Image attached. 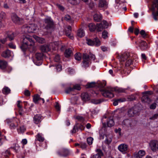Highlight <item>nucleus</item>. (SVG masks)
Returning <instances> with one entry per match:
<instances>
[{"label": "nucleus", "instance_id": "nucleus-1", "mask_svg": "<svg viewBox=\"0 0 158 158\" xmlns=\"http://www.w3.org/2000/svg\"><path fill=\"white\" fill-rule=\"evenodd\" d=\"M34 45V43L31 37L29 35L23 36L22 44L21 46V48L23 52L28 49L31 52L34 51L35 48Z\"/></svg>", "mask_w": 158, "mask_h": 158}, {"label": "nucleus", "instance_id": "nucleus-2", "mask_svg": "<svg viewBox=\"0 0 158 158\" xmlns=\"http://www.w3.org/2000/svg\"><path fill=\"white\" fill-rule=\"evenodd\" d=\"M127 89L122 88H113L109 87L106 89L100 90L102 95L106 98H112L114 96L113 92L114 91L119 93H124Z\"/></svg>", "mask_w": 158, "mask_h": 158}, {"label": "nucleus", "instance_id": "nucleus-3", "mask_svg": "<svg viewBox=\"0 0 158 158\" xmlns=\"http://www.w3.org/2000/svg\"><path fill=\"white\" fill-rule=\"evenodd\" d=\"M60 47H61V49L62 50L63 46L62 45L61 42H55L53 43H51L49 45H44L41 46L40 50L43 52H47L49 51L51 48L55 50Z\"/></svg>", "mask_w": 158, "mask_h": 158}, {"label": "nucleus", "instance_id": "nucleus-4", "mask_svg": "<svg viewBox=\"0 0 158 158\" xmlns=\"http://www.w3.org/2000/svg\"><path fill=\"white\" fill-rule=\"evenodd\" d=\"M79 90V85L76 84L73 85V87H68L66 88L65 90V92L67 94L74 95L78 94Z\"/></svg>", "mask_w": 158, "mask_h": 158}, {"label": "nucleus", "instance_id": "nucleus-5", "mask_svg": "<svg viewBox=\"0 0 158 158\" xmlns=\"http://www.w3.org/2000/svg\"><path fill=\"white\" fill-rule=\"evenodd\" d=\"M152 11V15L155 20H157V16H158V0H154L152 2L151 7Z\"/></svg>", "mask_w": 158, "mask_h": 158}, {"label": "nucleus", "instance_id": "nucleus-6", "mask_svg": "<svg viewBox=\"0 0 158 158\" xmlns=\"http://www.w3.org/2000/svg\"><path fill=\"white\" fill-rule=\"evenodd\" d=\"M23 28L26 32L33 33L37 29V26L34 24H31L24 25Z\"/></svg>", "mask_w": 158, "mask_h": 158}, {"label": "nucleus", "instance_id": "nucleus-7", "mask_svg": "<svg viewBox=\"0 0 158 158\" xmlns=\"http://www.w3.org/2000/svg\"><path fill=\"white\" fill-rule=\"evenodd\" d=\"M83 61L82 66L86 68L89 66V56L86 53L84 54L82 56Z\"/></svg>", "mask_w": 158, "mask_h": 158}, {"label": "nucleus", "instance_id": "nucleus-8", "mask_svg": "<svg viewBox=\"0 0 158 158\" xmlns=\"http://www.w3.org/2000/svg\"><path fill=\"white\" fill-rule=\"evenodd\" d=\"M149 146L152 151L156 152L158 149V141L156 140H152L149 143Z\"/></svg>", "mask_w": 158, "mask_h": 158}, {"label": "nucleus", "instance_id": "nucleus-9", "mask_svg": "<svg viewBox=\"0 0 158 158\" xmlns=\"http://www.w3.org/2000/svg\"><path fill=\"white\" fill-rule=\"evenodd\" d=\"M74 118L76 120V124L74 126L73 130L71 131V132L73 133H75L78 131L79 127V124L78 123L79 120V115L78 114H75L74 116Z\"/></svg>", "mask_w": 158, "mask_h": 158}, {"label": "nucleus", "instance_id": "nucleus-10", "mask_svg": "<svg viewBox=\"0 0 158 158\" xmlns=\"http://www.w3.org/2000/svg\"><path fill=\"white\" fill-rule=\"evenodd\" d=\"M12 21L17 24H20L23 22V19L19 18L16 14L12 13L11 16Z\"/></svg>", "mask_w": 158, "mask_h": 158}, {"label": "nucleus", "instance_id": "nucleus-11", "mask_svg": "<svg viewBox=\"0 0 158 158\" xmlns=\"http://www.w3.org/2000/svg\"><path fill=\"white\" fill-rule=\"evenodd\" d=\"M95 152L97 153L95 154H92L90 157L91 158H101L103 156V153L100 149H97Z\"/></svg>", "mask_w": 158, "mask_h": 158}, {"label": "nucleus", "instance_id": "nucleus-12", "mask_svg": "<svg viewBox=\"0 0 158 158\" xmlns=\"http://www.w3.org/2000/svg\"><path fill=\"white\" fill-rule=\"evenodd\" d=\"M138 112L137 108L135 106L128 110V114L129 116L132 117L136 115Z\"/></svg>", "mask_w": 158, "mask_h": 158}, {"label": "nucleus", "instance_id": "nucleus-13", "mask_svg": "<svg viewBox=\"0 0 158 158\" xmlns=\"http://www.w3.org/2000/svg\"><path fill=\"white\" fill-rule=\"evenodd\" d=\"M139 47L142 51L145 50L148 48L147 43L144 41L141 40L138 42Z\"/></svg>", "mask_w": 158, "mask_h": 158}, {"label": "nucleus", "instance_id": "nucleus-14", "mask_svg": "<svg viewBox=\"0 0 158 158\" xmlns=\"http://www.w3.org/2000/svg\"><path fill=\"white\" fill-rule=\"evenodd\" d=\"M128 149V146L125 144H121L118 147V150L123 154H125Z\"/></svg>", "mask_w": 158, "mask_h": 158}, {"label": "nucleus", "instance_id": "nucleus-15", "mask_svg": "<svg viewBox=\"0 0 158 158\" xmlns=\"http://www.w3.org/2000/svg\"><path fill=\"white\" fill-rule=\"evenodd\" d=\"M70 153V151L67 149L62 148L60 152H58V154L61 156L65 157L69 155Z\"/></svg>", "mask_w": 158, "mask_h": 158}, {"label": "nucleus", "instance_id": "nucleus-16", "mask_svg": "<svg viewBox=\"0 0 158 158\" xmlns=\"http://www.w3.org/2000/svg\"><path fill=\"white\" fill-rule=\"evenodd\" d=\"M78 95L70 99L71 103L74 106H77L79 103Z\"/></svg>", "mask_w": 158, "mask_h": 158}, {"label": "nucleus", "instance_id": "nucleus-17", "mask_svg": "<svg viewBox=\"0 0 158 158\" xmlns=\"http://www.w3.org/2000/svg\"><path fill=\"white\" fill-rule=\"evenodd\" d=\"M81 122V124H80V129L81 130H83L85 128V124L86 123V121L85 120L84 118L80 116V122Z\"/></svg>", "mask_w": 158, "mask_h": 158}, {"label": "nucleus", "instance_id": "nucleus-18", "mask_svg": "<svg viewBox=\"0 0 158 158\" xmlns=\"http://www.w3.org/2000/svg\"><path fill=\"white\" fill-rule=\"evenodd\" d=\"M145 154V152L143 150L139 151L138 153L134 154V158H141Z\"/></svg>", "mask_w": 158, "mask_h": 158}, {"label": "nucleus", "instance_id": "nucleus-19", "mask_svg": "<svg viewBox=\"0 0 158 158\" xmlns=\"http://www.w3.org/2000/svg\"><path fill=\"white\" fill-rule=\"evenodd\" d=\"M42 119V117L40 115H35L33 118L34 122L36 124H38L41 122Z\"/></svg>", "mask_w": 158, "mask_h": 158}, {"label": "nucleus", "instance_id": "nucleus-20", "mask_svg": "<svg viewBox=\"0 0 158 158\" xmlns=\"http://www.w3.org/2000/svg\"><path fill=\"white\" fill-rule=\"evenodd\" d=\"M2 56L4 58H8L11 56V53L10 50L7 49L3 52L2 53Z\"/></svg>", "mask_w": 158, "mask_h": 158}, {"label": "nucleus", "instance_id": "nucleus-21", "mask_svg": "<svg viewBox=\"0 0 158 158\" xmlns=\"http://www.w3.org/2000/svg\"><path fill=\"white\" fill-rule=\"evenodd\" d=\"M141 99L142 101L148 103L151 102V100L148 95H144L142 98Z\"/></svg>", "mask_w": 158, "mask_h": 158}, {"label": "nucleus", "instance_id": "nucleus-22", "mask_svg": "<svg viewBox=\"0 0 158 158\" xmlns=\"http://www.w3.org/2000/svg\"><path fill=\"white\" fill-rule=\"evenodd\" d=\"M7 63L4 60H0V69H4L7 67Z\"/></svg>", "mask_w": 158, "mask_h": 158}, {"label": "nucleus", "instance_id": "nucleus-23", "mask_svg": "<svg viewBox=\"0 0 158 158\" xmlns=\"http://www.w3.org/2000/svg\"><path fill=\"white\" fill-rule=\"evenodd\" d=\"M114 123L112 117H110L107 121V125L108 127H111L114 125Z\"/></svg>", "mask_w": 158, "mask_h": 158}, {"label": "nucleus", "instance_id": "nucleus-24", "mask_svg": "<svg viewBox=\"0 0 158 158\" xmlns=\"http://www.w3.org/2000/svg\"><path fill=\"white\" fill-rule=\"evenodd\" d=\"M129 53L125 52L123 53L121 56V58L122 61H124L126 60L129 56Z\"/></svg>", "mask_w": 158, "mask_h": 158}, {"label": "nucleus", "instance_id": "nucleus-25", "mask_svg": "<svg viewBox=\"0 0 158 158\" xmlns=\"http://www.w3.org/2000/svg\"><path fill=\"white\" fill-rule=\"evenodd\" d=\"M41 99L40 96L38 94L35 95L33 96V101L35 103H38L39 101Z\"/></svg>", "mask_w": 158, "mask_h": 158}, {"label": "nucleus", "instance_id": "nucleus-26", "mask_svg": "<svg viewBox=\"0 0 158 158\" xmlns=\"http://www.w3.org/2000/svg\"><path fill=\"white\" fill-rule=\"evenodd\" d=\"M107 3L106 1L100 0L99 1L98 6L100 7H107Z\"/></svg>", "mask_w": 158, "mask_h": 158}, {"label": "nucleus", "instance_id": "nucleus-27", "mask_svg": "<svg viewBox=\"0 0 158 158\" xmlns=\"http://www.w3.org/2000/svg\"><path fill=\"white\" fill-rule=\"evenodd\" d=\"M72 55V50L70 48H68L65 50L64 55L66 57H69Z\"/></svg>", "mask_w": 158, "mask_h": 158}, {"label": "nucleus", "instance_id": "nucleus-28", "mask_svg": "<svg viewBox=\"0 0 158 158\" xmlns=\"http://www.w3.org/2000/svg\"><path fill=\"white\" fill-rule=\"evenodd\" d=\"M33 37L39 43L42 44L45 42V40L42 38H40L36 35H34Z\"/></svg>", "mask_w": 158, "mask_h": 158}, {"label": "nucleus", "instance_id": "nucleus-29", "mask_svg": "<svg viewBox=\"0 0 158 158\" xmlns=\"http://www.w3.org/2000/svg\"><path fill=\"white\" fill-rule=\"evenodd\" d=\"M94 46H99L101 45V41L97 37L94 38Z\"/></svg>", "mask_w": 158, "mask_h": 158}, {"label": "nucleus", "instance_id": "nucleus-30", "mask_svg": "<svg viewBox=\"0 0 158 158\" xmlns=\"http://www.w3.org/2000/svg\"><path fill=\"white\" fill-rule=\"evenodd\" d=\"M88 27L90 31H94L96 28L95 25L93 23L89 24L88 25Z\"/></svg>", "mask_w": 158, "mask_h": 158}, {"label": "nucleus", "instance_id": "nucleus-31", "mask_svg": "<svg viewBox=\"0 0 158 158\" xmlns=\"http://www.w3.org/2000/svg\"><path fill=\"white\" fill-rule=\"evenodd\" d=\"M43 54L42 53H38L35 54V58L36 59L38 60H41L43 58Z\"/></svg>", "mask_w": 158, "mask_h": 158}, {"label": "nucleus", "instance_id": "nucleus-32", "mask_svg": "<svg viewBox=\"0 0 158 158\" xmlns=\"http://www.w3.org/2000/svg\"><path fill=\"white\" fill-rule=\"evenodd\" d=\"M94 19L95 21L99 22L101 19V16L100 15L95 14L94 15Z\"/></svg>", "mask_w": 158, "mask_h": 158}, {"label": "nucleus", "instance_id": "nucleus-33", "mask_svg": "<svg viewBox=\"0 0 158 158\" xmlns=\"http://www.w3.org/2000/svg\"><path fill=\"white\" fill-rule=\"evenodd\" d=\"M86 43L88 45L91 46H94V39L93 40H92L90 39H86Z\"/></svg>", "mask_w": 158, "mask_h": 158}, {"label": "nucleus", "instance_id": "nucleus-34", "mask_svg": "<svg viewBox=\"0 0 158 158\" xmlns=\"http://www.w3.org/2000/svg\"><path fill=\"white\" fill-rule=\"evenodd\" d=\"M97 27L98 31H101L103 30V29H105L101 23L97 24Z\"/></svg>", "mask_w": 158, "mask_h": 158}, {"label": "nucleus", "instance_id": "nucleus-35", "mask_svg": "<svg viewBox=\"0 0 158 158\" xmlns=\"http://www.w3.org/2000/svg\"><path fill=\"white\" fill-rule=\"evenodd\" d=\"M10 91V89L7 87L4 88L2 90V93L5 94H9Z\"/></svg>", "mask_w": 158, "mask_h": 158}, {"label": "nucleus", "instance_id": "nucleus-36", "mask_svg": "<svg viewBox=\"0 0 158 158\" xmlns=\"http://www.w3.org/2000/svg\"><path fill=\"white\" fill-rule=\"evenodd\" d=\"M17 123L16 124H15V123H11L10 124V127L11 129H14L17 126L19 125V119H17Z\"/></svg>", "mask_w": 158, "mask_h": 158}, {"label": "nucleus", "instance_id": "nucleus-37", "mask_svg": "<svg viewBox=\"0 0 158 158\" xmlns=\"http://www.w3.org/2000/svg\"><path fill=\"white\" fill-rule=\"evenodd\" d=\"M81 97L84 100H86L89 99V95L87 93L82 94L81 95Z\"/></svg>", "mask_w": 158, "mask_h": 158}, {"label": "nucleus", "instance_id": "nucleus-38", "mask_svg": "<svg viewBox=\"0 0 158 158\" xmlns=\"http://www.w3.org/2000/svg\"><path fill=\"white\" fill-rule=\"evenodd\" d=\"M45 23L49 25V26L51 27L53 24L52 21L50 19H47L45 20Z\"/></svg>", "mask_w": 158, "mask_h": 158}, {"label": "nucleus", "instance_id": "nucleus-39", "mask_svg": "<svg viewBox=\"0 0 158 158\" xmlns=\"http://www.w3.org/2000/svg\"><path fill=\"white\" fill-rule=\"evenodd\" d=\"M95 83L94 82L88 83L86 85V87L87 88H93L95 86Z\"/></svg>", "mask_w": 158, "mask_h": 158}, {"label": "nucleus", "instance_id": "nucleus-40", "mask_svg": "<svg viewBox=\"0 0 158 158\" xmlns=\"http://www.w3.org/2000/svg\"><path fill=\"white\" fill-rule=\"evenodd\" d=\"M16 35L14 33H12L8 35V37L10 40H11L14 39V37Z\"/></svg>", "mask_w": 158, "mask_h": 158}, {"label": "nucleus", "instance_id": "nucleus-41", "mask_svg": "<svg viewBox=\"0 0 158 158\" xmlns=\"http://www.w3.org/2000/svg\"><path fill=\"white\" fill-rule=\"evenodd\" d=\"M26 130V128L24 126L22 125L20 127L19 129H18V132H24Z\"/></svg>", "mask_w": 158, "mask_h": 158}, {"label": "nucleus", "instance_id": "nucleus-42", "mask_svg": "<svg viewBox=\"0 0 158 158\" xmlns=\"http://www.w3.org/2000/svg\"><path fill=\"white\" fill-rule=\"evenodd\" d=\"M3 155L6 157H8L10 156V149H8L5 151V152L3 153Z\"/></svg>", "mask_w": 158, "mask_h": 158}, {"label": "nucleus", "instance_id": "nucleus-43", "mask_svg": "<svg viewBox=\"0 0 158 158\" xmlns=\"http://www.w3.org/2000/svg\"><path fill=\"white\" fill-rule=\"evenodd\" d=\"M102 101L100 99H93L92 100V102L94 104H98L100 103Z\"/></svg>", "mask_w": 158, "mask_h": 158}, {"label": "nucleus", "instance_id": "nucleus-44", "mask_svg": "<svg viewBox=\"0 0 158 158\" xmlns=\"http://www.w3.org/2000/svg\"><path fill=\"white\" fill-rule=\"evenodd\" d=\"M102 37L104 39H106L108 38V32L106 31H104L102 32Z\"/></svg>", "mask_w": 158, "mask_h": 158}, {"label": "nucleus", "instance_id": "nucleus-45", "mask_svg": "<svg viewBox=\"0 0 158 158\" xmlns=\"http://www.w3.org/2000/svg\"><path fill=\"white\" fill-rule=\"evenodd\" d=\"M85 35V32L83 29H80V37H82Z\"/></svg>", "mask_w": 158, "mask_h": 158}, {"label": "nucleus", "instance_id": "nucleus-46", "mask_svg": "<svg viewBox=\"0 0 158 158\" xmlns=\"http://www.w3.org/2000/svg\"><path fill=\"white\" fill-rule=\"evenodd\" d=\"M101 23L102 25H103V27L105 29L107 28L108 26V23L106 21H103Z\"/></svg>", "mask_w": 158, "mask_h": 158}, {"label": "nucleus", "instance_id": "nucleus-47", "mask_svg": "<svg viewBox=\"0 0 158 158\" xmlns=\"http://www.w3.org/2000/svg\"><path fill=\"white\" fill-rule=\"evenodd\" d=\"M158 117V113L154 114L153 116L149 118V119L150 120H154L157 118Z\"/></svg>", "mask_w": 158, "mask_h": 158}, {"label": "nucleus", "instance_id": "nucleus-48", "mask_svg": "<svg viewBox=\"0 0 158 158\" xmlns=\"http://www.w3.org/2000/svg\"><path fill=\"white\" fill-rule=\"evenodd\" d=\"M140 34L143 38L146 37L147 35V34L145 33V31L143 30H141L140 32Z\"/></svg>", "mask_w": 158, "mask_h": 158}, {"label": "nucleus", "instance_id": "nucleus-49", "mask_svg": "<svg viewBox=\"0 0 158 158\" xmlns=\"http://www.w3.org/2000/svg\"><path fill=\"white\" fill-rule=\"evenodd\" d=\"M55 108L57 111H60V107L59 103L56 102V105L55 106Z\"/></svg>", "mask_w": 158, "mask_h": 158}, {"label": "nucleus", "instance_id": "nucleus-50", "mask_svg": "<svg viewBox=\"0 0 158 158\" xmlns=\"http://www.w3.org/2000/svg\"><path fill=\"white\" fill-rule=\"evenodd\" d=\"M87 145L85 143H81V148L83 149L86 148Z\"/></svg>", "mask_w": 158, "mask_h": 158}, {"label": "nucleus", "instance_id": "nucleus-51", "mask_svg": "<svg viewBox=\"0 0 158 158\" xmlns=\"http://www.w3.org/2000/svg\"><path fill=\"white\" fill-rule=\"evenodd\" d=\"M132 60L131 59H128L126 63V66H129L132 63Z\"/></svg>", "mask_w": 158, "mask_h": 158}, {"label": "nucleus", "instance_id": "nucleus-52", "mask_svg": "<svg viewBox=\"0 0 158 158\" xmlns=\"http://www.w3.org/2000/svg\"><path fill=\"white\" fill-rule=\"evenodd\" d=\"M44 139H36L35 143L36 144H39L40 142H43Z\"/></svg>", "mask_w": 158, "mask_h": 158}, {"label": "nucleus", "instance_id": "nucleus-53", "mask_svg": "<svg viewBox=\"0 0 158 158\" xmlns=\"http://www.w3.org/2000/svg\"><path fill=\"white\" fill-rule=\"evenodd\" d=\"M7 41V38H6L3 40H0V47H1L2 44H3L5 43Z\"/></svg>", "mask_w": 158, "mask_h": 158}, {"label": "nucleus", "instance_id": "nucleus-54", "mask_svg": "<svg viewBox=\"0 0 158 158\" xmlns=\"http://www.w3.org/2000/svg\"><path fill=\"white\" fill-rule=\"evenodd\" d=\"M60 59V58L59 55H57L55 56L54 60L56 62H58L59 61Z\"/></svg>", "mask_w": 158, "mask_h": 158}, {"label": "nucleus", "instance_id": "nucleus-55", "mask_svg": "<svg viewBox=\"0 0 158 158\" xmlns=\"http://www.w3.org/2000/svg\"><path fill=\"white\" fill-rule=\"evenodd\" d=\"M111 139H106L104 141V143L105 144H109L111 143Z\"/></svg>", "mask_w": 158, "mask_h": 158}, {"label": "nucleus", "instance_id": "nucleus-56", "mask_svg": "<svg viewBox=\"0 0 158 158\" xmlns=\"http://www.w3.org/2000/svg\"><path fill=\"white\" fill-rule=\"evenodd\" d=\"M56 6L60 10L62 11H63L64 10V8L62 6L59 4H56Z\"/></svg>", "mask_w": 158, "mask_h": 158}, {"label": "nucleus", "instance_id": "nucleus-57", "mask_svg": "<svg viewBox=\"0 0 158 158\" xmlns=\"http://www.w3.org/2000/svg\"><path fill=\"white\" fill-rule=\"evenodd\" d=\"M17 106L19 108H22V103L20 101H17Z\"/></svg>", "mask_w": 158, "mask_h": 158}, {"label": "nucleus", "instance_id": "nucleus-58", "mask_svg": "<svg viewBox=\"0 0 158 158\" xmlns=\"http://www.w3.org/2000/svg\"><path fill=\"white\" fill-rule=\"evenodd\" d=\"M156 104L155 103L152 104L150 106V108L152 109H154L156 107Z\"/></svg>", "mask_w": 158, "mask_h": 158}, {"label": "nucleus", "instance_id": "nucleus-59", "mask_svg": "<svg viewBox=\"0 0 158 158\" xmlns=\"http://www.w3.org/2000/svg\"><path fill=\"white\" fill-rule=\"evenodd\" d=\"M56 69L57 71H60L62 69V66L60 65L59 64L56 66Z\"/></svg>", "mask_w": 158, "mask_h": 158}, {"label": "nucleus", "instance_id": "nucleus-60", "mask_svg": "<svg viewBox=\"0 0 158 158\" xmlns=\"http://www.w3.org/2000/svg\"><path fill=\"white\" fill-rule=\"evenodd\" d=\"M69 2L73 5H75L77 4V0H68Z\"/></svg>", "mask_w": 158, "mask_h": 158}, {"label": "nucleus", "instance_id": "nucleus-61", "mask_svg": "<svg viewBox=\"0 0 158 158\" xmlns=\"http://www.w3.org/2000/svg\"><path fill=\"white\" fill-rule=\"evenodd\" d=\"M6 14L4 12H1L0 14V19H3L5 17Z\"/></svg>", "mask_w": 158, "mask_h": 158}, {"label": "nucleus", "instance_id": "nucleus-62", "mask_svg": "<svg viewBox=\"0 0 158 158\" xmlns=\"http://www.w3.org/2000/svg\"><path fill=\"white\" fill-rule=\"evenodd\" d=\"M87 143L89 145H91L93 143V139H87Z\"/></svg>", "mask_w": 158, "mask_h": 158}, {"label": "nucleus", "instance_id": "nucleus-63", "mask_svg": "<svg viewBox=\"0 0 158 158\" xmlns=\"http://www.w3.org/2000/svg\"><path fill=\"white\" fill-rule=\"evenodd\" d=\"M89 56L91 60H95L96 57L94 55L91 53H90Z\"/></svg>", "mask_w": 158, "mask_h": 158}, {"label": "nucleus", "instance_id": "nucleus-64", "mask_svg": "<svg viewBox=\"0 0 158 158\" xmlns=\"http://www.w3.org/2000/svg\"><path fill=\"white\" fill-rule=\"evenodd\" d=\"M24 94L27 96L30 95V93L29 91L27 90H25L24 91Z\"/></svg>", "mask_w": 158, "mask_h": 158}]
</instances>
